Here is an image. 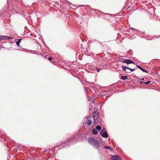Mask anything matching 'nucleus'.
<instances>
[{"label":"nucleus","instance_id":"1","mask_svg":"<svg viewBox=\"0 0 160 160\" xmlns=\"http://www.w3.org/2000/svg\"><path fill=\"white\" fill-rule=\"evenodd\" d=\"M78 138V135L77 134V135H75L72 139L71 138H69L68 139L67 141H65L64 142H63L62 143V145L63 147H64L65 146H67L68 145H69L70 144H71L72 142H76Z\"/></svg>","mask_w":160,"mask_h":160},{"label":"nucleus","instance_id":"2","mask_svg":"<svg viewBox=\"0 0 160 160\" xmlns=\"http://www.w3.org/2000/svg\"><path fill=\"white\" fill-rule=\"evenodd\" d=\"M88 142L92 145L93 146L97 149H98L99 144L98 142L94 138H89L88 140Z\"/></svg>","mask_w":160,"mask_h":160},{"label":"nucleus","instance_id":"3","mask_svg":"<svg viewBox=\"0 0 160 160\" xmlns=\"http://www.w3.org/2000/svg\"><path fill=\"white\" fill-rule=\"evenodd\" d=\"M98 112L97 110H94L92 113V118L94 120V123H96L98 122L97 120L98 117Z\"/></svg>","mask_w":160,"mask_h":160},{"label":"nucleus","instance_id":"4","mask_svg":"<svg viewBox=\"0 0 160 160\" xmlns=\"http://www.w3.org/2000/svg\"><path fill=\"white\" fill-rule=\"evenodd\" d=\"M100 135L103 137L106 138L108 137V134L105 128H103L100 132Z\"/></svg>","mask_w":160,"mask_h":160},{"label":"nucleus","instance_id":"5","mask_svg":"<svg viewBox=\"0 0 160 160\" xmlns=\"http://www.w3.org/2000/svg\"><path fill=\"white\" fill-rule=\"evenodd\" d=\"M122 69L123 70L125 71L126 72L128 73L130 72L131 71H134L135 70V69H131L129 68L124 66L122 67Z\"/></svg>","mask_w":160,"mask_h":160},{"label":"nucleus","instance_id":"6","mask_svg":"<svg viewBox=\"0 0 160 160\" xmlns=\"http://www.w3.org/2000/svg\"><path fill=\"white\" fill-rule=\"evenodd\" d=\"M111 160H122L121 158L117 155H111Z\"/></svg>","mask_w":160,"mask_h":160},{"label":"nucleus","instance_id":"7","mask_svg":"<svg viewBox=\"0 0 160 160\" xmlns=\"http://www.w3.org/2000/svg\"><path fill=\"white\" fill-rule=\"evenodd\" d=\"M92 118H93L92 116H90L88 118L86 122V125H90L92 123L91 119Z\"/></svg>","mask_w":160,"mask_h":160},{"label":"nucleus","instance_id":"8","mask_svg":"<svg viewBox=\"0 0 160 160\" xmlns=\"http://www.w3.org/2000/svg\"><path fill=\"white\" fill-rule=\"evenodd\" d=\"M122 62L123 63H126L128 64L134 63V62H132V60L129 59L123 60Z\"/></svg>","mask_w":160,"mask_h":160},{"label":"nucleus","instance_id":"9","mask_svg":"<svg viewBox=\"0 0 160 160\" xmlns=\"http://www.w3.org/2000/svg\"><path fill=\"white\" fill-rule=\"evenodd\" d=\"M137 67L138 68H139V69H140L141 70H142V71H143V72H145L146 73L148 72V71H147L144 69L142 68L141 66H140L138 65H137Z\"/></svg>","mask_w":160,"mask_h":160},{"label":"nucleus","instance_id":"10","mask_svg":"<svg viewBox=\"0 0 160 160\" xmlns=\"http://www.w3.org/2000/svg\"><path fill=\"white\" fill-rule=\"evenodd\" d=\"M92 133L94 135H96L97 134L98 132L95 129H94V128L93 129H92Z\"/></svg>","mask_w":160,"mask_h":160},{"label":"nucleus","instance_id":"11","mask_svg":"<svg viewBox=\"0 0 160 160\" xmlns=\"http://www.w3.org/2000/svg\"><path fill=\"white\" fill-rule=\"evenodd\" d=\"M88 100L89 101H93V102L94 101V100H93V98H92V97L90 96H88Z\"/></svg>","mask_w":160,"mask_h":160},{"label":"nucleus","instance_id":"12","mask_svg":"<svg viewBox=\"0 0 160 160\" xmlns=\"http://www.w3.org/2000/svg\"><path fill=\"white\" fill-rule=\"evenodd\" d=\"M96 129L97 130L100 131L101 130V127L100 125H98L96 127Z\"/></svg>","mask_w":160,"mask_h":160},{"label":"nucleus","instance_id":"13","mask_svg":"<svg viewBox=\"0 0 160 160\" xmlns=\"http://www.w3.org/2000/svg\"><path fill=\"white\" fill-rule=\"evenodd\" d=\"M21 40L22 39H18V41L17 42H16V44L18 46H19V43L21 41Z\"/></svg>","mask_w":160,"mask_h":160},{"label":"nucleus","instance_id":"14","mask_svg":"<svg viewBox=\"0 0 160 160\" xmlns=\"http://www.w3.org/2000/svg\"><path fill=\"white\" fill-rule=\"evenodd\" d=\"M121 79H122V80H126L128 78V77L127 76H122L121 77Z\"/></svg>","mask_w":160,"mask_h":160},{"label":"nucleus","instance_id":"15","mask_svg":"<svg viewBox=\"0 0 160 160\" xmlns=\"http://www.w3.org/2000/svg\"><path fill=\"white\" fill-rule=\"evenodd\" d=\"M103 148L106 149H109L111 151H112V149L109 146H104L103 147Z\"/></svg>","mask_w":160,"mask_h":160},{"label":"nucleus","instance_id":"16","mask_svg":"<svg viewBox=\"0 0 160 160\" xmlns=\"http://www.w3.org/2000/svg\"><path fill=\"white\" fill-rule=\"evenodd\" d=\"M151 82V81H147L146 82H140V83H144L145 84H149Z\"/></svg>","mask_w":160,"mask_h":160},{"label":"nucleus","instance_id":"17","mask_svg":"<svg viewBox=\"0 0 160 160\" xmlns=\"http://www.w3.org/2000/svg\"><path fill=\"white\" fill-rule=\"evenodd\" d=\"M84 89H85L86 92L87 93V90L89 89V87H84Z\"/></svg>","mask_w":160,"mask_h":160},{"label":"nucleus","instance_id":"18","mask_svg":"<svg viewBox=\"0 0 160 160\" xmlns=\"http://www.w3.org/2000/svg\"><path fill=\"white\" fill-rule=\"evenodd\" d=\"M5 36H0V40H1L2 39H3L4 38V37Z\"/></svg>","mask_w":160,"mask_h":160},{"label":"nucleus","instance_id":"19","mask_svg":"<svg viewBox=\"0 0 160 160\" xmlns=\"http://www.w3.org/2000/svg\"><path fill=\"white\" fill-rule=\"evenodd\" d=\"M5 36V37H4V38L7 37L9 39H12V38L11 37H9V36Z\"/></svg>","mask_w":160,"mask_h":160},{"label":"nucleus","instance_id":"20","mask_svg":"<svg viewBox=\"0 0 160 160\" xmlns=\"http://www.w3.org/2000/svg\"><path fill=\"white\" fill-rule=\"evenodd\" d=\"M96 69L97 70V72H99L100 71V70H101V69H98V68H96Z\"/></svg>","mask_w":160,"mask_h":160},{"label":"nucleus","instance_id":"21","mask_svg":"<svg viewBox=\"0 0 160 160\" xmlns=\"http://www.w3.org/2000/svg\"><path fill=\"white\" fill-rule=\"evenodd\" d=\"M52 58L50 57H49L48 58V59L50 61H51L52 60Z\"/></svg>","mask_w":160,"mask_h":160},{"label":"nucleus","instance_id":"22","mask_svg":"<svg viewBox=\"0 0 160 160\" xmlns=\"http://www.w3.org/2000/svg\"><path fill=\"white\" fill-rule=\"evenodd\" d=\"M131 29H132V30H135V29L134 28H131Z\"/></svg>","mask_w":160,"mask_h":160},{"label":"nucleus","instance_id":"23","mask_svg":"<svg viewBox=\"0 0 160 160\" xmlns=\"http://www.w3.org/2000/svg\"><path fill=\"white\" fill-rule=\"evenodd\" d=\"M144 79V78H142L141 79V80H143Z\"/></svg>","mask_w":160,"mask_h":160},{"label":"nucleus","instance_id":"24","mask_svg":"<svg viewBox=\"0 0 160 160\" xmlns=\"http://www.w3.org/2000/svg\"><path fill=\"white\" fill-rule=\"evenodd\" d=\"M81 81V82H82V81H81V80L80 79H79Z\"/></svg>","mask_w":160,"mask_h":160}]
</instances>
